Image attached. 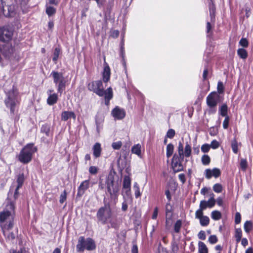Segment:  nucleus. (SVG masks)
Segmentation results:
<instances>
[{"mask_svg": "<svg viewBox=\"0 0 253 253\" xmlns=\"http://www.w3.org/2000/svg\"><path fill=\"white\" fill-rule=\"evenodd\" d=\"M6 205L3 211H7L13 215L15 214V202L8 198H7Z\"/></svg>", "mask_w": 253, "mask_h": 253, "instance_id": "19", "label": "nucleus"}, {"mask_svg": "<svg viewBox=\"0 0 253 253\" xmlns=\"http://www.w3.org/2000/svg\"><path fill=\"white\" fill-rule=\"evenodd\" d=\"M50 76L52 77L53 82L55 84H57L58 83L65 80L63 73L61 72L53 71L51 73Z\"/></svg>", "mask_w": 253, "mask_h": 253, "instance_id": "18", "label": "nucleus"}, {"mask_svg": "<svg viewBox=\"0 0 253 253\" xmlns=\"http://www.w3.org/2000/svg\"><path fill=\"white\" fill-rule=\"evenodd\" d=\"M11 253H28L24 248H20L18 250H12L10 251Z\"/></svg>", "mask_w": 253, "mask_h": 253, "instance_id": "62", "label": "nucleus"}, {"mask_svg": "<svg viewBox=\"0 0 253 253\" xmlns=\"http://www.w3.org/2000/svg\"><path fill=\"white\" fill-rule=\"evenodd\" d=\"M171 249L174 253H176L178 251V246L175 241L172 242L171 243Z\"/></svg>", "mask_w": 253, "mask_h": 253, "instance_id": "57", "label": "nucleus"}, {"mask_svg": "<svg viewBox=\"0 0 253 253\" xmlns=\"http://www.w3.org/2000/svg\"><path fill=\"white\" fill-rule=\"evenodd\" d=\"M57 87V91L60 94H62L63 91L65 88L66 81L64 80L59 82L57 84H56Z\"/></svg>", "mask_w": 253, "mask_h": 253, "instance_id": "33", "label": "nucleus"}, {"mask_svg": "<svg viewBox=\"0 0 253 253\" xmlns=\"http://www.w3.org/2000/svg\"><path fill=\"white\" fill-rule=\"evenodd\" d=\"M67 199V192L65 190H64L63 192L62 193L60 196L59 202L62 204Z\"/></svg>", "mask_w": 253, "mask_h": 253, "instance_id": "47", "label": "nucleus"}, {"mask_svg": "<svg viewBox=\"0 0 253 253\" xmlns=\"http://www.w3.org/2000/svg\"><path fill=\"white\" fill-rule=\"evenodd\" d=\"M241 221V214L237 212L235 214V222L236 224H239Z\"/></svg>", "mask_w": 253, "mask_h": 253, "instance_id": "59", "label": "nucleus"}, {"mask_svg": "<svg viewBox=\"0 0 253 253\" xmlns=\"http://www.w3.org/2000/svg\"><path fill=\"white\" fill-rule=\"evenodd\" d=\"M131 152L138 156H141V145L139 144L134 145L131 148Z\"/></svg>", "mask_w": 253, "mask_h": 253, "instance_id": "31", "label": "nucleus"}, {"mask_svg": "<svg viewBox=\"0 0 253 253\" xmlns=\"http://www.w3.org/2000/svg\"><path fill=\"white\" fill-rule=\"evenodd\" d=\"M184 157L188 158L190 156L191 154V147L190 145L187 142L183 151Z\"/></svg>", "mask_w": 253, "mask_h": 253, "instance_id": "32", "label": "nucleus"}, {"mask_svg": "<svg viewBox=\"0 0 253 253\" xmlns=\"http://www.w3.org/2000/svg\"><path fill=\"white\" fill-rule=\"evenodd\" d=\"M210 148L211 146L210 144H204L201 147V151L203 153H208L209 151Z\"/></svg>", "mask_w": 253, "mask_h": 253, "instance_id": "53", "label": "nucleus"}, {"mask_svg": "<svg viewBox=\"0 0 253 253\" xmlns=\"http://www.w3.org/2000/svg\"><path fill=\"white\" fill-rule=\"evenodd\" d=\"M89 186V180H85L83 181L78 187L77 197H82L84 194L85 190L88 188Z\"/></svg>", "mask_w": 253, "mask_h": 253, "instance_id": "15", "label": "nucleus"}, {"mask_svg": "<svg viewBox=\"0 0 253 253\" xmlns=\"http://www.w3.org/2000/svg\"><path fill=\"white\" fill-rule=\"evenodd\" d=\"M121 180L115 172H110L107 180V191L110 195V198L116 204L118 194L121 186Z\"/></svg>", "mask_w": 253, "mask_h": 253, "instance_id": "1", "label": "nucleus"}, {"mask_svg": "<svg viewBox=\"0 0 253 253\" xmlns=\"http://www.w3.org/2000/svg\"><path fill=\"white\" fill-rule=\"evenodd\" d=\"M198 250L200 253H208V249L205 244L200 241L198 243Z\"/></svg>", "mask_w": 253, "mask_h": 253, "instance_id": "27", "label": "nucleus"}, {"mask_svg": "<svg viewBox=\"0 0 253 253\" xmlns=\"http://www.w3.org/2000/svg\"><path fill=\"white\" fill-rule=\"evenodd\" d=\"M60 53V49L58 47H56L54 50L53 56L52 58V61L55 64L57 63L59 54Z\"/></svg>", "mask_w": 253, "mask_h": 253, "instance_id": "36", "label": "nucleus"}, {"mask_svg": "<svg viewBox=\"0 0 253 253\" xmlns=\"http://www.w3.org/2000/svg\"><path fill=\"white\" fill-rule=\"evenodd\" d=\"M178 155L175 154L172 159L171 166L174 172L183 170L181 162L184 159L183 146L181 142H179L177 148Z\"/></svg>", "mask_w": 253, "mask_h": 253, "instance_id": "4", "label": "nucleus"}, {"mask_svg": "<svg viewBox=\"0 0 253 253\" xmlns=\"http://www.w3.org/2000/svg\"><path fill=\"white\" fill-rule=\"evenodd\" d=\"M215 201H211V200L209 199L208 201H207V204L208 205L209 208H211L213 207L215 204Z\"/></svg>", "mask_w": 253, "mask_h": 253, "instance_id": "64", "label": "nucleus"}, {"mask_svg": "<svg viewBox=\"0 0 253 253\" xmlns=\"http://www.w3.org/2000/svg\"><path fill=\"white\" fill-rule=\"evenodd\" d=\"M13 226L14 223L12 221L1 226L3 234L7 241L12 242L15 239L16 235L13 232L9 231L13 227Z\"/></svg>", "mask_w": 253, "mask_h": 253, "instance_id": "6", "label": "nucleus"}, {"mask_svg": "<svg viewBox=\"0 0 253 253\" xmlns=\"http://www.w3.org/2000/svg\"><path fill=\"white\" fill-rule=\"evenodd\" d=\"M133 189L135 192V196L136 198H138L141 195L140 192L139 185L137 182H135L133 185Z\"/></svg>", "mask_w": 253, "mask_h": 253, "instance_id": "43", "label": "nucleus"}, {"mask_svg": "<svg viewBox=\"0 0 253 253\" xmlns=\"http://www.w3.org/2000/svg\"><path fill=\"white\" fill-rule=\"evenodd\" d=\"M237 53L238 55L243 60L246 59L248 57V52L245 49L243 48H239L237 50Z\"/></svg>", "mask_w": 253, "mask_h": 253, "instance_id": "25", "label": "nucleus"}, {"mask_svg": "<svg viewBox=\"0 0 253 253\" xmlns=\"http://www.w3.org/2000/svg\"><path fill=\"white\" fill-rule=\"evenodd\" d=\"M174 146L171 143L169 144L167 146V157L169 158L173 154Z\"/></svg>", "mask_w": 253, "mask_h": 253, "instance_id": "38", "label": "nucleus"}, {"mask_svg": "<svg viewBox=\"0 0 253 253\" xmlns=\"http://www.w3.org/2000/svg\"><path fill=\"white\" fill-rule=\"evenodd\" d=\"M207 208H208V205L207 204V201L202 200L200 202V204L199 205V208L201 209L203 211L205 210Z\"/></svg>", "mask_w": 253, "mask_h": 253, "instance_id": "54", "label": "nucleus"}, {"mask_svg": "<svg viewBox=\"0 0 253 253\" xmlns=\"http://www.w3.org/2000/svg\"><path fill=\"white\" fill-rule=\"evenodd\" d=\"M122 146V143L120 141H118L115 142H113L112 144V147L115 150H119L121 148Z\"/></svg>", "mask_w": 253, "mask_h": 253, "instance_id": "49", "label": "nucleus"}, {"mask_svg": "<svg viewBox=\"0 0 253 253\" xmlns=\"http://www.w3.org/2000/svg\"><path fill=\"white\" fill-rule=\"evenodd\" d=\"M110 75L111 72L110 67L108 64L105 63V65L104 67L103 72L102 74L103 81L104 83H107L109 81Z\"/></svg>", "mask_w": 253, "mask_h": 253, "instance_id": "20", "label": "nucleus"}, {"mask_svg": "<svg viewBox=\"0 0 253 253\" xmlns=\"http://www.w3.org/2000/svg\"><path fill=\"white\" fill-rule=\"evenodd\" d=\"M231 147L233 152L237 154L238 152V144L236 140H234L231 143Z\"/></svg>", "mask_w": 253, "mask_h": 253, "instance_id": "45", "label": "nucleus"}, {"mask_svg": "<svg viewBox=\"0 0 253 253\" xmlns=\"http://www.w3.org/2000/svg\"><path fill=\"white\" fill-rule=\"evenodd\" d=\"M56 12V9L52 6H47L46 8V13L51 16Z\"/></svg>", "mask_w": 253, "mask_h": 253, "instance_id": "41", "label": "nucleus"}, {"mask_svg": "<svg viewBox=\"0 0 253 253\" xmlns=\"http://www.w3.org/2000/svg\"><path fill=\"white\" fill-rule=\"evenodd\" d=\"M228 107L226 104H223L219 108V114L222 117L228 116L227 115Z\"/></svg>", "mask_w": 253, "mask_h": 253, "instance_id": "28", "label": "nucleus"}, {"mask_svg": "<svg viewBox=\"0 0 253 253\" xmlns=\"http://www.w3.org/2000/svg\"><path fill=\"white\" fill-rule=\"evenodd\" d=\"M2 7H0V15L2 14L5 17H12L15 14V9L14 5H7L5 7L2 2Z\"/></svg>", "mask_w": 253, "mask_h": 253, "instance_id": "12", "label": "nucleus"}, {"mask_svg": "<svg viewBox=\"0 0 253 253\" xmlns=\"http://www.w3.org/2000/svg\"><path fill=\"white\" fill-rule=\"evenodd\" d=\"M50 129V125L47 124H45L42 126L41 131L42 133H45L46 135L48 136H49Z\"/></svg>", "mask_w": 253, "mask_h": 253, "instance_id": "35", "label": "nucleus"}, {"mask_svg": "<svg viewBox=\"0 0 253 253\" xmlns=\"http://www.w3.org/2000/svg\"><path fill=\"white\" fill-rule=\"evenodd\" d=\"M76 248L78 252H84L85 250L93 251L95 249L96 245L92 239L90 238L85 239L84 237L81 236L79 238Z\"/></svg>", "mask_w": 253, "mask_h": 253, "instance_id": "5", "label": "nucleus"}, {"mask_svg": "<svg viewBox=\"0 0 253 253\" xmlns=\"http://www.w3.org/2000/svg\"><path fill=\"white\" fill-rule=\"evenodd\" d=\"M240 45L243 47H247L249 46V42L247 39L242 38L239 42Z\"/></svg>", "mask_w": 253, "mask_h": 253, "instance_id": "46", "label": "nucleus"}, {"mask_svg": "<svg viewBox=\"0 0 253 253\" xmlns=\"http://www.w3.org/2000/svg\"><path fill=\"white\" fill-rule=\"evenodd\" d=\"M71 118H73L74 119H76L75 114L72 111H63L61 115V120L64 121H67L68 119Z\"/></svg>", "mask_w": 253, "mask_h": 253, "instance_id": "21", "label": "nucleus"}, {"mask_svg": "<svg viewBox=\"0 0 253 253\" xmlns=\"http://www.w3.org/2000/svg\"><path fill=\"white\" fill-rule=\"evenodd\" d=\"M14 52V48L12 45L9 43L6 44L0 47V52L1 54L6 58H9L11 56Z\"/></svg>", "mask_w": 253, "mask_h": 253, "instance_id": "11", "label": "nucleus"}, {"mask_svg": "<svg viewBox=\"0 0 253 253\" xmlns=\"http://www.w3.org/2000/svg\"><path fill=\"white\" fill-rule=\"evenodd\" d=\"M98 171V169L95 166H90L89 168V172L90 174H95Z\"/></svg>", "mask_w": 253, "mask_h": 253, "instance_id": "60", "label": "nucleus"}, {"mask_svg": "<svg viewBox=\"0 0 253 253\" xmlns=\"http://www.w3.org/2000/svg\"><path fill=\"white\" fill-rule=\"evenodd\" d=\"M175 134V130L172 128L169 129L167 131L166 137L170 139L173 138Z\"/></svg>", "mask_w": 253, "mask_h": 253, "instance_id": "48", "label": "nucleus"}, {"mask_svg": "<svg viewBox=\"0 0 253 253\" xmlns=\"http://www.w3.org/2000/svg\"><path fill=\"white\" fill-rule=\"evenodd\" d=\"M247 161L246 159H242L240 162V167L243 170H246L247 168Z\"/></svg>", "mask_w": 253, "mask_h": 253, "instance_id": "51", "label": "nucleus"}, {"mask_svg": "<svg viewBox=\"0 0 253 253\" xmlns=\"http://www.w3.org/2000/svg\"><path fill=\"white\" fill-rule=\"evenodd\" d=\"M198 237L199 239H200L201 240H205L206 238V236L205 231H203V230L200 231L198 234Z\"/></svg>", "mask_w": 253, "mask_h": 253, "instance_id": "61", "label": "nucleus"}, {"mask_svg": "<svg viewBox=\"0 0 253 253\" xmlns=\"http://www.w3.org/2000/svg\"><path fill=\"white\" fill-rule=\"evenodd\" d=\"M201 161L203 165L207 166L209 165L211 162V158L208 155H204L201 158Z\"/></svg>", "mask_w": 253, "mask_h": 253, "instance_id": "40", "label": "nucleus"}, {"mask_svg": "<svg viewBox=\"0 0 253 253\" xmlns=\"http://www.w3.org/2000/svg\"><path fill=\"white\" fill-rule=\"evenodd\" d=\"M88 90L92 91L98 95H102L103 89V84L101 81H93L88 84Z\"/></svg>", "mask_w": 253, "mask_h": 253, "instance_id": "8", "label": "nucleus"}, {"mask_svg": "<svg viewBox=\"0 0 253 253\" xmlns=\"http://www.w3.org/2000/svg\"><path fill=\"white\" fill-rule=\"evenodd\" d=\"M25 180L24 175L23 173L19 174L17 176L16 182L17 183V185L16 186H17L18 188H20L24 183Z\"/></svg>", "mask_w": 253, "mask_h": 253, "instance_id": "30", "label": "nucleus"}, {"mask_svg": "<svg viewBox=\"0 0 253 253\" xmlns=\"http://www.w3.org/2000/svg\"><path fill=\"white\" fill-rule=\"evenodd\" d=\"M102 95H99V96H104L105 98L112 99L113 98V91L111 87H109L107 89H102Z\"/></svg>", "mask_w": 253, "mask_h": 253, "instance_id": "24", "label": "nucleus"}, {"mask_svg": "<svg viewBox=\"0 0 253 253\" xmlns=\"http://www.w3.org/2000/svg\"><path fill=\"white\" fill-rule=\"evenodd\" d=\"M37 148L34 147L33 143H28L24 146L20 152L18 160L24 164L30 163L32 159L33 154L36 152Z\"/></svg>", "mask_w": 253, "mask_h": 253, "instance_id": "3", "label": "nucleus"}, {"mask_svg": "<svg viewBox=\"0 0 253 253\" xmlns=\"http://www.w3.org/2000/svg\"><path fill=\"white\" fill-rule=\"evenodd\" d=\"M211 217L213 220H218L221 218V213L218 211H213L211 213Z\"/></svg>", "mask_w": 253, "mask_h": 253, "instance_id": "37", "label": "nucleus"}, {"mask_svg": "<svg viewBox=\"0 0 253 253\" xmlns=\"http://www.w3.org/2000/svg\"><path fill=\"white\" fill-rule=\"evenodd\" d=\"M203 210L199 208L195 212V218L197 219H200L202 217L203 215Z\"/></svg>", "mask_w": 253, "mask_h": 253, "instance_id": "52", "label": "nucleus"}, {"mask_svg": "<svg viewBox=\"0 0 253 253\" xmlns=\"http://www.w3.org/2000/svg\"><path fill=\"white\" fill-rule=\"evenodd\" d=\"M111 114L115 119L122 120L126 116V111L124 109L119 106H116L112 110Z\"/></svg>", "mask_w": 253, "mask_h": 253, "instance_id": "14", "label": "nucleus"}, {"mask_svg": "<svg viewBox=\"0 0 253 253\" xmlns=\"http://www.w3.org/2000/svg\"><path fill=\"white\" fill-rule=\"evenodd\" d=\"M7 97L6 98L9 99H14L18 100L17 98V92L16 90H14V88L9 90L6 93Z\"/></svg>", "mask_w": 253, "mask_h": 253, "instance_id": "26", "label": "nucleus"}, {"mask_svg": "<svg viewBox=\"0 0 253 253\" xmlns=\"http://www.w3.org/2000/svg\"><path fill=\"white\" fill-rule=\"evenodd\" d=\"M104 206L98 210L96 213V218L98 223L102 225L108 223L113 216V211L111 208V204L107 202L105 198L103 200Z\"/></svg>", "mask_w": 253, "mask_h": 253, "instance_id": "2", "label": "nucleus"}, {"mask_svg": "<svg viewBox=\"0 0 253 253\" xmlns=\"http://www.w3.org/2000/svg\"><path fill=\"white\" fill-rule=\"evenodd\" d=\"M213 190L216 193H221L222 191V186L221 184L216 183L213 186Z\"/></svg>", "mask_w": 253, "mask_h": 253, "instance_id": "44", "label": "nucleus"}, {"mask_svg": "<svg viewBox=\"0 0 253 253\" xmlns=\"http://www.w3.org/2000/svg\"><path fill=\"white\" fill-rule=\"evenodd\" d=\"M210 145L212 149H216L219 146V143L217 140H213Z\"/></svg>", "mask_w": 253, "mask_h": 253, "instance_id": "58", "label": "nucleus"}, {"mask_svg": "<svg viewBox=\"0 0 253 253\" xmlns=\"http://www.w3.org/2000/svg\"><path fill=\"white\" fill-rule=\"evenodd\" d=\"M217 89L218 93H222L224 92V87L222 82L220 81L218 82Z\"/></svg>", "mask_w": 253, "mask_h": 253, "instance_id": "50", "label": "nucleus"}, {"mask_svg": "<svg viewBox=\"0 0 253 253\" xmlns=\"http://www.w3.org/2000/svg\"><path fill=\"white\" fill-rule=\"evenodd\" d=\"M11 221L14 222V215L7 211L0 212V223H9Z\"/></svg>", "mask_w": 253, "mask_h": 253, "instance_id": "13", "label": "nucleus"}, {"mask_svg": "<svg viewBox=\"0 0 253 253\" xmlns=\"http://www.w3.org/2000/svg\"><path fill=\"white\" fill-rule=\"evenodd\" d=\"M221 175V171L219 169L214 168L212 169H209L205 170V176L207 179H210L212 176L215 178L219 177Z\"/></svg>", "mask_w": 253, "mask_h": 253, "instance_id": "16", "label": "nucleus"}, {"mask_svg": "<svg viewBox=\"0 0 253 253\" xmlns=\"http://www.w3.org/2000/svg\"><path fill=\"white\" fill-rule=\"evenodd\" d=\"M199 219L200 224L202 226H207L210 223V218L207 216L204 215Z\"/></svg>", "mask_w": 253, "mask_h": 253, "instance_id": "34", "label": "nucleus"}, {"mask_svg": "<svg viewBox=\"0 0 253 253\" xmlns=\"http://www.w3.org/2000/svg\"><path fill=\"white\" fill-rule=\"evenodd\" d=\"M245 232L249 233L253 228V223L251 221H246L244 225Z\"/></svg>", "mask_w": 253, "mask_h": 253, "instance_id": "29", "label": "nucleus"}, {"mask_svg": "<svg viewBox=\"0 0 253 253\" xmlns=\"http://www.w3.org/2000/svg\"><path fill=\"white\" fill-rule=\"evenodd\" d=\"M4 103L6 106L10 109V113L14 114L15 112V106L18 103V100L5 98L4 100Z\"/></svg>", "mask_w": 253, "mask_h": 253, "instance_id": "17", "label": "nucleus"}, {"mask_svg": "<svg viewBox=\"0 0 253 253\" xmlns=\"http://www.w3.org/2000/svg\"><path fill=\"white\" fill-rule=\"evenodd\" d=\"M225 117V119L223 122V127L224 129H227L229 126L230 118L229 116H226Z\"/></svg>", "mask_w": 253, "mask_h": 253, "instance_id": "56", "label": "nucleus"}, {"mask_svg": "<svg viewBox=\"0 0 253 253\" xmlns=\"http://www.w3.org/2000/svg\"><path fill=\"white\" fill-rule=\"evenodd\" d=\"M217 241V238L215 235H211L209 238V241L211 244H215Z\"/></svg>", "mask_w": 253, "mask_h": 253, "instance_id": "55", "label": "nucleus"}, {"mask_svg": "<svg viewBox=\"0 0 253 253\" xmlns=\"http://www.w3.org/2000/svg\"><path fill=\"white\" fill-rule=\"evenodd\" d=\"M13 35V29L8 26L0 27V41L3 42L10 41Z\"/></svg>", "mask_w": 253, "mask_h": 253, "instance_id": "7", "label": "nucleus"}, {"mask_svg": "<svg viewBox=\"0 0 253 253\" xmlns=\"http://www.w3.org/2000/svg\"><path fill=\"white\" fill-rule=\"evenodd\" d=\"M93 154L95 158L99 157L101 155L102 149L99 143H96L92 147Z\"/></svg>", "mask_w": 253, "mask_h": 253, "instance_id": "22", "label": "nucleus"}, {"mask_svg": "<svg viewBox=\"0 0 253 253\" xmlns=\"http://www.w3.org/2000/svg\"><path fill=\"white\" fill-rule=\"evenodd\" d=\"M219 99V94L215 91L210 93L206 98V102L209 107H216Z\"/></svg>", "mask_w": 253, "mask_h": 253, "instance_id": "9", "label": "nucleus"}, {"mask_svg": "<svg viewBox=\"0 0 253 253\" xmlns=\"http://www.w3.org/2000/svg\"><path fill=\"white\" fill-rule=\"evenodd\" d=\"M97 4V6L99 8H101L104 6L106 0H94Z\"/></svg>", "mask_w": 253, "mask_h": 253, "instance_id": "63", "label": "nucleus"}, {"mask_svg": "<svg viewBox=\"0 0 253 253\" xmlns=\"http://www.w3.org/2000/svg\"><path fill=\"white\" fill-rule=\"evenodd\" d=\"M242 236V231L241 228H237L235 229V237L237 242H239Z\"/></svg>", "mask_w": 253, "mask_h": 253, "instance_id": "39", "label": "nucleus"}, {"mask_svg": "<svg viewBox=\"0 0 253 253\" xmlns=\"http://www.w3.org/2000/svg\"><path fill=\"white\" fill-rule=\"evenodd\" d=\"M58 100V96L56 93L50 94L47 99V103L49 105L55 104Z\"/></svg>", "mask_w": 253, "mask_h": 253, "instance_id": "23", "label": "nucleus"}, {"mask_svg": "<svg viewBox=\"0 0 253 253\" xmlns=\"http://www.w3.org/2000/svg\"><path fill=\"white\" fill-rule=\"evenodd\" d=\"M182 225V222L180 220H177L174 226V230L175 232L178 233L180 232V228Z\"/></svg>", "mask_w": 253, "mask_h": 253, "instance_id": "42", "label": "nucleus"}, {"mask_svg": "<svg viewBox=\"0 0 253 253\" xmlns=\"http://www.w3.org/2000/svg\"><path fill=\"white\" fill-rule=\"evenodd\" d=\"M131 178L129 176L125 175L123 182V193L124 196L129 197L131 195Z\"/></svg>", "mask_w": 253, "mask_h": 253, "instance_id": "10", "label": "nucleus"}]
</instances>
